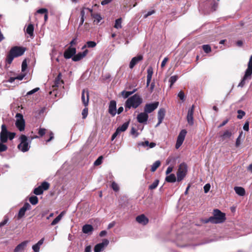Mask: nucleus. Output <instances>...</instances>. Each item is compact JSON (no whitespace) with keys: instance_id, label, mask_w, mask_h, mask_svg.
Wrapping results in <instances>:
<instances>
[{"instance_id":"obj_1","label":"nucleus","mask_w":252,"mask_h":252,"mask_svg":"<svg viewBox=\"0 0 252 252\" xmlns=\"http://www.w3.org/2000/svg\"><path fill=\"white\" fill-rule=\"evenodd\" d=\"M26 50V48L22 46H15L12 47L6 55V63L10 64L14 58L22 56Z\"/></svg>"},{"instance_id":"obj_2","label":"nucleus","mask_w":252,"mask_h":252,"mask_svg":"<svg viewBox=\"0 0 252 252\" xmlns=\"http://www.w3.org/2000/svg\"><path fill=\"white\" fill-rule=\"evenodd\" d=\"M225 220V214L218 209H215L213 210V216L210 217L205 220V222H210L212 223L218 224L224 222Z\"/></svg>"},{"instance_id":"obj_3","label":"nucleus","mask_w":252,"mask_h":252,"mask_svg":"<svg viewBox=\"0 0 252 252\" xmlns=\"http://www.w3.org/2000/svg\"><path fill=\"white\" fill-rule=\"evenodd\" d=\"M142 103V98L137 94L128 98L125 102V111L131 108L136 109Z\"/></svg>"},{"instance_id":"obj_4","label":"nucleus","mask_w":252,"mask_h":252,"mask_svg":"<svg viewBox=\"0 0 252 252\" xmlns=\"http://www.w3.org/2000/svg\"><path fill=\"white\" fill-rule=\"evenodd\" d=\"M204 9L207 13L214 11L218 7V4L213 0H207L203 3Z\"/></svg>"},{"instance_id":"obj_5","label":"nucleus","mask_w":252,"mask_h":252,"mask_svg":"<svg viewBox=\"0 0 252 252\" xmlns=\"http://www.w3.org/2000/svg\"><path fill=\"white\" fill-rule=\"evenodd\" d=\"M187 173V166L185 163H181L177 172V181L180 182L185 177Z\"/></svg>"},{"instance_id":"obj_6","label":"nucleus","mask_w":252,"mask_h":252,"mask_svg":"<svg viewBox=\"0 0 252 252\" xmlns=\"http://www.w3.org/2000/svg\"><path fill=\"white\" fill-rule=\"evenodd\" d=\"M21 143L18 145V148L23 152H26L29 149L28 138L25 135L20 136Z\"/></svg>"},{"instance_id":"obj_7","label":"nucleus","mask_w":252,"mask_h":252,"mask_svg":"<svg viewBox=\"0 0 252 252\" xmlns=\"http://www.w3.org/2000/svg\"><path fill=\"white\" fill-rule=\"evenodd\" d=\"M16 118L17 119L15 123L16 126L20 131H23L25 129V122L23 115L21 113H17Z\"/></svg>"},{"instance_id":"obj_8","label":"nucleus","mask_w":252,"mask_h":252,"mask_svg":"<svg viewBox=\"0 0 252 252\" xmlns=\"http://www.w3.org/2000/svg\"><path fill=\"white\" fill-rule=\"evenodd\" d=\"M50 184L47 182L44 181L38 187L35 188L33 190V193L39 195L43 193L44 190H47L49 189Z\"/></svg>"},{"instance_id":"obj_9","label":"nucleus","mask_w":252,"mask_h":252,"mask_svg":"<svg viewBox=\"0 0 252 252\" xmlns=\"http://www.w3.org/2000/svg\"><path fill=\"white\" fill-rule=\"evenodd\" d=\"M187 130L186 129H182L179 134L178 136L177 142L176 143L175 147L176 149H178L183 144L185 136L187 134Z\"/></svg>"},{"instance_id":"obj_10","label":"nucleus","mask_w":252,"mask_h":252,"mask_svg":"<svg viewBox=\"0 0 252 252\" xmlns=\"http://www.w3.org/2000/svg\"><path fill=\"white\" fill-rule=\"evenodd\" d=\"M1 130L0 134H1L3 132V135H4L6 137L7 142L8 138L10 140H12L15 137V133L8 131L7 129L6 126L4 124L1 125Z\"/></svg>"},{"instance_id":"obj_11","label":"nucleus","mask_w":252,"mask_h":252,"mask_svg":"<svg viewBox=\"0 0 252 252\" xmlns=\"http://www.w3.org/2000/svg\"><path fill=\"white\" fill-rule=\"evenodd\" d=\"M117 102L114 100L109 102L108 112L112 117H114L117 113Z\"/></svg>"},{"instance_id":"obj_12","label":"nucleus","mask_w":252,"mask_h":252,"mask_svg":"<svg viewBox=\"0 0 252 252\" xmlns=\"http://www.w3.org/2000/svg\"><path fill=\"white\" fill-rule=\"evenodd\" d=\"M159 105V102L157 101L152 103L146 104L144 107V111L147 113H150L156 109Z\"/></svg>"},{"instance_id":"obj_13","label":"nucleus","mask_w":252,"mask_h":252,"mask_svg":"<svg viewBox=\"0 0 252 252\" xmlns=\"http://www.w3.org/2000/svg\"><path fill=\"white\" fill-rule=\"evenodd\" d=\"M76 50L74 47H68L64 52L63 56L66 59H70L73 57L76 54Z\"/></svg>"},{"instance_id":"obj_14","label":"nucleus","mask_w":252,"mask_h":252,"mask_svg":"<svg viewBox=\"0 0 252 252\" xmlns=\"http://www.w3.org/2000/svg\"><path fill=\"white\" fill-rule=\"evenodd\" d=\"M31 209V206L29 203H25L23 206L22 208H21L18 213L17 218L18 219H20L22 218H23L25 214V212L27 210H29Z\"/></svg>"},{"instance_id":"obj_15","label":"nucleus","mask_w":252,"mask_h":252,"mask_svg":"<svg viewBox=\"0 0 252 252\" xmlns=\"http://www.w3.org/2000/svg\"><path fill=\"white\" fill-rule=\"evenodd\" d=\"M6 142H7L6 137L2 132L1 134H0V153L5 152L7 150V146L4 144Z\"/></svg>"},{"instance_id":"obj_16","label":"nucleus","mask_w":252,"mask_h":252,"mask_svg":"<svg viewBox=\"0 0 252 252\" xmlns=\"http://www.w3.org/2000/svg\"><path fill=\"white\" fill-rule=\"evenodd\" d=\"M109 244V241L107 239H104L102 243L96 244L94 248V252H101L103 251L104 247Z\"/></svg>"},{"instance_id":"obj_17","label":"nucleus","mask_w":252,"mask_h":252,"mask_svg":"<svg viewBox=\"0 0 252 252\" xmlns=\"http://www.w3.org/2000/svg\"><path fill=\"white\" fill-rule=\"evenodd\" d=\"M81 100L84 105L85 107H87L88 105L89 101V94L88 91H86L84 89L82 91L81 94Z\"/></svg>"},{"instance_id":"obj_18","label":"nucleus","mask_w":252,"mask_h":252,"mask_svg":"<svg viewBox=\"0 0 252 252\" xmlns=\"http://www.w3.org/2000/svg\"><path fill=\"white\" fill-rule=\"evenodd\" d=\"M193 112L194 106L192 105V107L188 110L187 117L188 123L190 126H192L193 125Z\"/></svg>"},{"instance_id":"obj_19","label":"nucleus","mask_w":252,"mask_h":252,"mask_svg":"<svg viewBox=\"0 0 252 252\" xmlns=\"http://www.w3.org/2000/svg\"><path fill=\"white\" fill-rule=\"evenodd\" d=\"M143 59V57L141 55H138L136 57H133L130 63H129V68L132 69L134 67V66L138 63V62L142 61Z\"/></svg>"},{"instance_id":"obj_20","label":"nucleus","mask_w":252,"mask_h":252,"mask_svg":"<svg viewBox=\"0 0 252 252\" xmlns=\"http://www.w3.org/2000/svg\"><path fill=\"white\" fill-rule=\"evenodd\" d=\"M252 73L246 70L245 75L243 77L242 80L240 82L238 85V87H240L241 88L243 87L246 83V81L247 79H251L252 78Z\"/></svg>"},{"instance_id":"obj_21","label":"nucleus","mask_w":252,"mask_h":252,"mask_svg":"<svg viewBox=\"0 0 252 252\" xmlns=\"http://www.w3.org/2000/svg\"><path fill=\"white\" fill-rule=\"evenodd\" d=\"M136 220L139 223L143 225H146L149 222V219L144 214L136 217Z\"/></svg>"},{"instance_id":"obj_22","label":"nucleus","mask_w":252,"mask_h":252,"mask_svg":"<svg viewBox=\"0 0 252 252\" xmlns=\"http://www.w3.org/2000/svg\"><path fill=\"white\" fill-rule=\"evenodd\" d=\"M88 53V50H85L84 51L82 52H79L76 55H74V56L72 57V59L74 62L79 61L82 60L83 58H84L87 54Z\"/></svg>"},{"instance_id":"obj_23","label":"nucleus","mask_w":252,"mask_h":252,"mask_svg":"<svg viewBox=\"0 0 252 252\" xmlns=\"http://www.w3.org/2000/svg\"><path fill=\"white\" fill-rule=\"evenodd\" d=\"M137 119L139 123H144L146 122L148 119V115L145 112L140 113L137 115Z\"/></svg>"},{"instance_id":"obj_24","label":"nucleus","mask_w":252,"mask_h":252,"mask_svg":"<svg viewBox=\"0 0 252 252\" xmlns=\"http://www.w3.org/2000/svg\"><path fill=\"white\" fill-rule=\"evenodd\" d=\"M165 109L164 108L159 109V110H158V123L157 124V126L159 125V124H160L162 123V122L165 117Z\"/></svg>"},{"instance_id":"obj_25","label":"nucleus","mask_w":252,"mask_h":252,"mask_svg":"<svg viewBox=\"0 0 252 252\" xmlns=\"http://www.w3.org/2000/svg\"><path fill=\"white\" fill-rule=\"evenodd\" d=\"M28 241H25L18 245L14 250V252H21L23 251L27 246Z\"/></svg>"},{"instance_id":"obj_26","label":"nucleus","mask_w":252,"mask_h":252,"mask_svg":"<svg viewBox=\"0 0 252 252\" xmlns=\"http://www.w3.org/2000/svg\"><path fill=\"white\" fill-rule=\"evenodd\" d=\"M63 84V81L62 79V74L59 73L54 81L53 87H59Z\"/></svg>"},{"instance_id":"obj_27","label":"nucleus","mask_w":252,"mask_h":252,"mask_svg":"<svg viewBox=\"0 0 252 252\" xmlns=\"http://www.w3.org/2000/svg\"><path fill=\"white\" fill-rule=\"evenodd\" d=\"M153 74V69L152 67L149 66L147 69L146 86L148 87L150 84Z\"/></svg>"},{"instance_id":"obj_28","label":"nucleus","mask_w":252,"mask_h":252,"mask_svg":"<svg viewBox=\"0 0 252 252\" xmlns=\"http://www.w3.org/2000/svg\"><path fill=\"white\" fill-rule=\"evenodd\" d=\"M232 135V132L229 130H226L223 133L220 134L222 140L230 138Z\"/></svg>"},{"instance_id":"obj_29","label":"nucleus","mask_w":252,"mask_h":252,"mask_svg":"<svg viewBox=\"0 0 252 252\" xmlns=\"http://www.w3.org/2000/svg\"><path fill=\"white\" fill-rule=\"evenodd\" d=\"M234 189L236 193L241 196H244L246 194V191L244 188L241 187H235Z\"/></svg>"},{"instance_id":"obj_30","label":"nucleus","mask_w":252,"mask_h":252,"mask_svg":"<svg viewBox=\"0 0 252 252\" xmlns=\"http://www.w3.org/2000/svg\"><path fill=\"white\" fill-rule=\"evenodd\" d=\"M94 230L93 226L91 224H85L82 227V231L84 233L88 234Z\"/></svg>"},{"instance_id":"obj_31","label":"nucleus","mask_w":252,"mask_h":252,"mask_svg":"<svg viewBox=\"0 0 252 252\" xmlns=\"http://www.w3.org/2000/svg\"><path fill=\"white\" fill-rule=\"evenodd\" d=\"M165 181L168 183H174L176 181V177L174 174H171L166 177Z\"/></svg>"},{"instance_id":"obj_32","label":"nucleus","mask_w":252,"mask_h":252,"mask_svg":"<svg viewBox=\"0 0 252 252\" xmlns=\"http://www.w3.org/2000/svg\"><path fill=\"white\" fill-rule=\"evenodd\" d=\"M33 30L34 27L32 24H29L27 29H26V32L29 34L31 36L33 35Z\"/></svg>"},{"instance_id":"obj_33","label":"nucleus","mask_w":252,"mask_h":252,"mask_svg":"<svg viewBox=\"0 0 252 252\" xmlns=\"http://www.w3.org/2000/svg\"><path fill=\"white\" fill-rule=\"evenodd\" d=\"M129 122H127L123 124L121 126H119L117 130L120 132L121 131H125L126 130L128 126Z\"/></svg>"},{"instance_id":"obj_34","label":"nucleus","mask_w":252,"mask_h":252,"mask_svg":"<svg viewBox=\"0 0 252 252\" xmlns=\"http://www.w3.org/2000/svg\"><path fill=\"white\" fill-rule=\"evenodd\" d=\"M63 216V212H62L59 215H58L51 222V225H55L58 223L62 219Z\"/></svg>"},{"instance_id":"obj_35","label":"nucleus","mask_w":252,"mask_h":252,"mask_svg":"<svg viewBox=\"0 0 252 252\" xmlns=\"http://www.w3.org/2000/svg\"><path fill=\"white\" fill-rule=\"evenodd\" d=\"M161 162L159 160H157L152 165L151 171L152 172H155L157 168L160 165Z\"/></svg>"},{"instance_id":"obj_36","label":"nucleus","mask_w":252,"mask_h":252,"mask_svg":"<svg viewBox=\"0 0 252 252\" xmlns=\"http://www.w3.org/2000/svg\"><path fill=\"white\" fill-rule=\"evenodd\" d=\"M122 19L121 18H118L116 20L114 28L117 29L122 28Z\"/></svg>"},{"instance_id":"obj_37","label":"nucleus","mask_w":252,"mask_h":252,"mask_svg":"<svg viewBox=\"0 0 252 252\" xmlns=\"http://www.w3.org/2000/svg\"><path fill=\"white\" fill-rule=\"evenodd\" d=\"M30 203L33 205L37 204L38 202V199L36 196H32L29 198Z\"/></svg>"},{"instance_id":"obj_38","label":"nucleus","mask_w":252,"mask_h":252,"mask_svg":"<svg viewBox=\"0 0 252 252\" xmlns=\"http://www.w3.org/2000/svg\"><path fill=\"white\" fill-rule=\"evenodd\" d=\"M158 183L159 180L158 179L156 180L150 186H149V189L150 190L155 189L158 187Z\"/></svg>"},{"instance_id":"obj_39","label":"nucleus","mask_w":252,"mask_h":252,"mask_svg":"<svg viewBox=\"0 0 252 252\" xmlns=\"http://www.w3.org/2000/svg\"><path fill=\"white\" fill-rule=\"evenodd\" d=\"M135 92V90L132 92H128V91H123L122 92L121 94L125 98H127L129 95L132 94L134 92Z\"/></svg>"},{"instance_id":"obj_40","label":"nucleus","mask_w":252,"mask_h":252,"mask_svg":"<svg viewBox=\"0 0 252 252\" xmlns=\"http://www.w3.org/2000/svg\"><path fill=\"white\" fill-rule=\"evenodd\" d=\"M202 49L206 53H209L211 51V47L209 45H203Z\"/></svg>"},{"instance_id":"obj_41","label":"nucleus","mask_w":252,"mask_h":252,"mask_svg":"<svg viewBox=\"0 0 252 252\" xmlns=\"http://www.w3.org/2000/svg\"><path fill=\"white\" fill-rule=\"evenodd\" d=\"M242 134H243V131H242L240 133L239 136L236 139V143H235V146L237 148L239 147L240 146V145H241V144L240 139H241V136L242 135Z\"/></svg>"},{"instance_id":"obj_42","label":"nucleus","mask_w":252,"mask_h":252,"mask_svg":"<svg viewBox=\"0 0 252 252\" xmlns=\"http://www.w3.org/2000/svg\"><path fill=\"white\" fill-rule=\"evenodd\" d=\"M178 79V76L176 75L172 76L169 79V82L170 83V87L171 86L176 82Z\"/></svg>"},{"instance_id":"obj_43","label":"nucleus","mask_w":252,"mask_h":252,"mask_svg":"<svg viewBox=\"0 0 252 252\" xmlns=\"http://www.w3.org/2000/svg\"><path fill=\"white\" fill-rule=\"evenodd\" d=\"M246 70L252 73V55L250 57L248 63V66Z\"/></svg>"},{"instance_id":"obj_44","label":"nucleus","mask_w":252,"mask_h":252,"mask_svg":"<svg viewBox=\"0 0 252 252\" xmlns=\"http://www.w3.org/2000/svg\"><path fill=\"white\" fill-rule=\"evenodd\" d=\"M238 115L237 116V119H241L245 115V112L242 110H238L237 111Z\"/></svg>"},{"instance_id":"obj_45","label":"nucleus","mask_w":252,"mask_h":252,"mask_svg":"<svg viewBox=\"0 0 252 252\" xmlns=\"http://www.w3.org/2000/svg\"><path fill=\"white\" fill-rule=\"evenodd\" d=\"M92 16L95 19V20L97 21V23L100 22V21L102 19V17L99 14H92Z\"/></svg>"},{"instance_id":"obj_46","label":"nucleus","mask_w":252,"mask_h":252,"mask_svg":"<svg viewBox=\"0 0 252 252\" xmlns=\"http://www.w3.org/2000/svg\"><path fill=\"white\" fill-rule=\"evenodd\" d=\"M103 157L102 156L99 157L97 159L94 161V165L98 166L100 165L102 162Z\"/></svg>"},{"instance_id":"obj_47","label":"nucleus","mask_w":252,"mask_h":252,"mask_svg":"<svg viewBox=\"0 0 252 252\" xmlns=\"http://www.w3.org/2000/svg\"><path fill=\"white\" fill-rule=\"evenodd\" d=\"M88 108L87 107H85V108L83 110L82 112V118L83 119H85L86 118L88 115Z\"/></svg>"},{"instance_id":"obj_48","label":"nucleus","mask_w":252,"mask_h":252,"mask_svg":"<svg viewBox=\"0 0 252 252\" xmlns=\"http://www.w3.org/2000/svg\"><path fill=\"white\" fill-rule=\"evenodd\" d=\"M111 188L112 189L115 191H118L119 190V187L118 184L115 182H113L111 184Z\"/></svg>"},{"instance_id":"obj_49","label":"nucleus","mask_w":252,"mask_h":252,"mask_svg":"<svg viewBox=\"0 0 252 252\" xmlns=\"http://www.w3.org/2000/svg\"><path fill=\"white\" fill-rule=\"evenodd\" d=\"M96 45L94 41H89L87 42V46L88 48H94Z\"/></svg>"},{"instance_id":"obj_50","label":"nucleus","mask_w":252,"mask_h":252,"mask_svg":"<svg viewBox=\"0 0 252 252\" xmlns=\"http://www.w3.org/2000/svg\"><path fill=\"white\" fill-rule=\"evenodd\" d=\"M46 129L44 128H39L38 131V134L40 137L43 136L46 133Z\"/></svg>"},{"instance_id":"obj_51","label":"nucleus","mask_w":252,"mask_h":252,"mask_svg":"<svg viewBox=\"0 0 252 252\" xmlns=\"http://www.w3.org/2000/svg\"><path fill=\"white\" fill-rule=\"evenodd\" d=\"M8 221V218L7 216H5L4 220L0 223V227H2L5 225Z\"/></svg>"},{"instance_id":"obj_52","label":"nucleus","mask_w":252,"mask_h":252,"mask_svg":"<svg viewBox=\"0 0 252 252\" xmlns=\"http://www.w3.org/2000/svg\"><path fill=\"white\" fill-rule=\"evenodd\" d=\"M27 67V63L26 59H25L22 63V71H24Z\"/></svg>"},{"instance_id":"obj_53","label":"nucleus","mask_w":252,"mask_h":252,"mask_svg":"<svg viewBox=\"0 0 252 252\" xmlns=\"http://www.w3.org/2000/svg\"><path fill=\"white\" fill-rule=\"evenodd\" d=\"M37 13L39 14H44L48 13V10L46 8H40L37 11Z\"/></svg>"},{"instance_id":"obj_54","label":"nucleus","mask_w":252,"mask_h":252,"mask_svg":"<svg viewBox=\"0 0 252 252\" xmlns=\"http://www.w3.org/2000/svg\"><path fill=\"white\" fill-rule=\"evenodd\" d=\"M210 188L211 186L209 184H206L203 187L204 192L207 193L209 191Z\"/></svg>"},{"instance_id":"obj_55","label":"nucleus","mask_w":252,"mask_h":252,"mask_svg":"<svg viewBox=\"0 0 252 252\" xmlns=\"http://www.w3.org/2000/svg\"><path fill=\"white\" fill-rule=\"evenodd\" d=\"M243 129L245 131H248L249 130V122L248 121L245 122L243 126Z\"/></svg>"},{"instance_id":"obj_56","label":"nucleus","mask_w":252,"mask_h":252,"mask_svg":"<svg viewBox=\"0 0 252 252\" xmlns=\"http://www.w3.org/2000/svg\"><path fill=\"white\" fill-rule=\"evenodd\" d=\"M178 96L180 98V99L184 100L185 99V94L183 91H180L178 94Z\"/></svg>"},{"instance_id":"obj_57","label":"nucleus","mask_w":252,"mask_h":252,"mask_svg":"<svg viewBox=\"0 0 252 252\" xmlns=\"http://www.w3.org/2000/svg\"><path fill=\"white\" fill-rule=\"evenodd\" d=\"M39 90V88H34V89L28 92L27 94V95H29L35 93V92H37Z\"/></svg>"},{"instance_id":"obj_58","label":"nucleus","mask_w":252,"mask_h":252,"mask_svg":"<svg viewBox=\"0 0 252 252\" xmlns=\"http://www.w3.org/2000/svg\"><path fill=\"white\" fill-rule=\"evenodd\" d=\"M32 249L34 252H39L40 246L36 244L32 246Z\"/></svg>"},{"instance_id":"obj_59","label":"nucleus","mask_w":252,"mask_h":252,"mask_svg":"<svg viewBox=\"0 0 252 252\" xmlns=\"http://www.w3.org/2000/svg\"><path fill=\"white\" fill-rule=\"evenodd\" d=\"M155 13V10H152L150 11H149L147 14H146L144 16V18H147L148 16L152 15L153 14H154Z\"/></svg>"},{"instance_id":"obj_60","label":"nucleus","mask_w":252,"mask_h":252,"mask_svg":"<svg viewBox=\"0 0 252 252\" xmlns=\"http://www.w3.org/2000/svg\"><path fill=\"white\" fill-rule=\"evenodd\" d=\"M130 133L132 134V135H134V134H136V136H137L138 135V133L137 132V130L136 129L134 128V127H132L131 129V130H130Z\"/></svg>"},{"instance_id":"obj_61","label":"nucleus","mask_w":252,"mask_h":252,"mask_svg":"<svg viewBox=\"0 0 252 252\" xmlns=\"http://www.w3.org/2000/svg\"><path fill=\"white\" fill-rule=\"evenodd\" d=\"M138 145L143 146H149V142L148 141H145L144 142H142L141 143H139Z\"/></svg>"},{"instance_id":"obj_62","label":"nucleus","mask_w":252,"mask_h":252,"mask_svg":"<svg viewBox=\"0 0 252 252\" xmlns=\"http://www.w3.org/2000/svg\"><path fill=\"white\" fill-rule=\"evenodd\" d=\"M119 133V132L116 129V131L113 134L111 140H113L118 135V134Z\"/></svg>"},{"instance_id":"obj_63","label":"nucleus","mask_w":252,"mask_h":252,"mask_svg":"<svg viewBox=\"0 0 252 252\" xmlns=\"http://www.w3.org/2000/svg\"><path fill=\"white\" fill-rule=\"evenodd\" d=\"M168 58H165L161 62V67H163L165 66L166 62H167L168 61Z\"/></svg>"},{"instance_id":"obj_64","label":"nucleus","mask_w":252,"mask_h":252,"mask_svg":"<svg viewBox=\"0 0 252 252\" xmlns=\"http://www.w3.org/2000/svg\"><path fill=\"white\" fill-rule=\"evenodd\" d=\"M228 121H229L228 119H226V120H224L221 124H220L219 126L218 127L220 128L221 127L223 126L228 123Z\"/></svg>"}]
</instances>
